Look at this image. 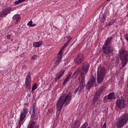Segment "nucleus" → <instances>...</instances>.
Masks as SVG:
<instances>
[{
    "mask_svg": "<svg viewBox=\"0 0 128 128\" xmlns=\"http://www.w3.org/2000/svg\"><path fill=\"white\" fill-rule=\"evenodd\" d=\"M72 100V93L69 92L66 96L63 94L61 96L56 104L57 112H62L64 104L68 106Z\"/></svg>",
    "mask_w": 128,
    "mask_h": 128,
    "instance_id": "nucleus-2",
    "label": "nucleus"
},
{
    "mask_svg": "<svg viewBox=\"0 0 128 128\" xmlns=\"http://www.w3.org/2000/svg\"><path fill=\"white\" fill-rule=\"evenodd\" d=\"M68 80L65 78L63 82V86H65V84H68Z\"/></svg>",
    "mask_w": 128,
    "mask_h": 128,
    "instance_id": "nucleus-28",
    "label": "nucleus"
},
{
    "mask_svg": "<svg viewBox=\"0 0 128 128\" xmlns=\"http://www.w3.org/2000/svg\"><path fill=\"white\" fill-rule=\"evenodd\" d=\"M36 58H38V56L36 55H34L32 57L31 60H36Z\"/></svg>",
    "mask_w": 128,
    "mask_h": 128,
    "instance_id": "nucleus-33",
    "label": "nucleus"
},
{
    "mask_svg": "<svg viewBox=\"0 0 128 128\" xmlns=\"http://www.w3.org/2000/svg\"><path fill=\"white\" fill-rule=\"evenodd\" d=\"M42 46V41H39L38 42H35L33 44L34 48H40Z\"/></svg>",
    "mask_w": 128,
    "mask_h": 128,
    "instance_id": "nucleus-18",
    "label": "nucleus"
},
{
    "mask_svg": "<svg viewBox=\"0 0 128 128\" xmlns=\"http://www.w3.org/2000/svg\"><path fill=\"white\" fill-rule=\"evenodd\" d=\"M31 118H32L34 120H38V114H36V104H32V114L31 115Z\"/></svg>",
    "mask_w": 128,
    "mask_h": 128,
    "instance_id": "nucleus-15",
    "label": "nucleus"
},
{
    "mask_svg": "<svg viewBox=\"0 0 128 128\" xmlns=\"http://www.w3.org/2000/svg\"><path fill=\"white\" fill-rule=\"evenodd\" d=\"M88 70H90V64H88V62H85L82 65L81 68H78L76 72L73 74V78H76V76L80 74L78 80L80 82V85L74 90V94H76L78 92L79 94H80L84 92L86 86V82H84L86 76H84L88 74Z\"/></svg>",
    "mask_w": 128,
    "mask_h": 128,
    "instance_id": "nucleus-1",
    "label": "nucleus"
},
{
    "mask_svg": "<svg viewBox=\"0 0 128 128\" xmlns=\"http://www.w3.org/2000/svg\"><path fill=\"white\" fill-rule=\"evenodd\" d=\"M66 72V69L62 70L60 72H58V74H56L55 80H58L60 78L61 76H62V74Z\"/></svg>",
    "mask_w": 128,
    "mask_h": 128,
    "instance_id": "nucleus-16",
    "label": "nucleus"
},
{
    "mask_svg": "<svg viewBox=\"0 0 128 128\" xmlns=\"http://www.w3.org/2000/svg\"><path fill=\"white\" fill-rule=\"evenodd\" d=\"M128 122V114H122L120 116L116 122V126L117 128H124Z\"/></svg>",
    "mask_w": 128,
    "mask_h": 128,
    "instance_id": "nucleus-4",
    "label": "nucleus"
},
{
    "mask_svg": "<svg viewBox=\"0 0 128 128\" xmlns=\"http://www.w3.org/2000/svg\"><path fill=\"white\" fill-rule=\"evenodd\" d=\"M12 20H16V24H18L20 20V16L18 14L14 15L12 17Z\"/></svg>",
    "mask_w": 128,
    "mask_h": 128,
    "instance_id": "nucleus-17",
    "label": "nucleus"
},
{
    "mask_svg": "<svg viewBox=\"0 0 128 128\" xmlns=\"http://www.w3.org/2000/svg\"><path fill=\"white\" fill-rule=\"evenodd\" d=\"M11 12H12V7H8L4 8L0 13V18H4V16L10 14Z\"/></svg>",
    "mask_w": 128,
    "mask_h": 128,
    "instance_id": "nucleus-11",
    "label": "nucleus"
},
{
    "mask_svg": "<svg viewBox=\"0 0 128 128\" xmlns=\"http://www.w3.org/2000/svg\"><path fill=\"white\" fill-rule=\"evenodd\" d=\"M102 128H106V124L104 123Z\"/></svg>",
    "mask_w": 128,
    "mask_h": 128,
    "instance_id": "nucleus-34",
    "label": "nucleus"
},
{
    "mask_svg": "<svg viewBox=\"0 0 128 128\" xmlns=\"http://www.w3.org/2000/svg\"><path fill=\"white\" fill-rule=\"evenodd\" d=\"M116 106L119 110H122L126 108V102L124 99H118L116 100Z\"/></svg>",
    "mask_w": 128,
    "mask_h": 128,
    "instance_id": "nucleus-10",
    "label": "nucleus"
},
{
    "mask_svg": "<svg viewBox=\"0 0 128 128\" xmlns=\"http://www.w3.org/2000/svg\"><path fill=\"white\" fill-rule=\"evenodd\" d=\"M24 85L26 88L30 90V88H32V76H30V72H29L26 76Z\"/></svg>",
    "mask_w": 128,
    "mask_h": 128,
    "instance_id": "nucleus-9",
    "label": "nucleus"
},
{
    "mask_svg": "<svg viewBox=\"0 0 128 128\" xmlns=\"http://www.w3.org/2000/svg\"><path fill=\"white\" fill-rule=\"evenodd\" d=\"M112 40V37H110L108 38L104 43L102 47V52L105 54H110L112 53L114 50L112 48L110 47V43Z\"/></svg>",
    "mask_w": 128,
    "mask_h": 128,
    "instance_id": "nucleus-3",
    "label": "nucleus"
},
{
    "mask_svg": "<svg viewBox=\"0 0 128 128\" xmlns=\"http://www.w3.org/2000/svg\"><path fill=\"white\" fill-rule=\"evenodd\" d=\"M70 76H72V74H68L65 78L66 80H70Z\"/></svg>",
    "mask_w": 128,
    "mask_h": 128,
    "instance_id": "nucleus-27",
    "label": "nucleus"
},
{
    "mask_svg": "<svg viewBox=\"0 0 128 128\" xmlns=\"http://www.w3.org/2000/svg\"><path fill=\"white\" fill-rule=\"evenodd\" d=\"M94 82H96V78H94V76H92L90 79L89 82L88 83V84H86V88L88 90H90V88L92 86H94Z\"/></svg>",
    "mask_w": 128,
    "mask_h": 128,
    "instance_id": "nucleus-14",
    "label": "nucleus"
},
{
    "mask_svg": "<svg viewBox=\"0 0 128 128\" xmlns=\"http://www.w3.org/2000/svg\"><path fill=\"white\" fill-rule=\"evenodd\" d=\"M102 17L101 18V23L104 24V20H106V14L102 15Z\"/></svg>",
    "mask_w": 128,
    "mask_h": 128,
    "instance_id": "nucleus-23",
    "label": "nucleus"
},
{
    "mask_svg": "<svg viewBox=\"0 0 128 128\" xmlns=\"http://www.w3.org/2000/svg\"><path fill=\"white\" fill-rule=\"evenodd\" d=\"M120 60L122 62V68H124L128 64V52L126 50H121L119 51Z\"/></svg>",
    "mask_w": 128,
    "mask_h": 128,
    "instance_id": "nucleus-5",
    "label": "nucleus"
},
{
    "mask_svg": "<svg viewBox=\"0 0 128 128\" xmlns=\"http://www.w3.org/2000/svg\"><path fill=\"white\" fill-rule=\"evenodd\" d=\"M98 74V84H102L104 81V74H106V69L104 68L100 67L98 68L97 72Z\"/></svg>",
    "mask_w": 128,
    "mask_h": 128,
    "instance_id": "nucleus-6",
    "label": "nucleus"
},
{
    "mask_svg": "<svg viewBox=\"0 0 128 128\" xmlns=\"http://www.w3.org/2000/svg\"><path fill=\"white\" fill-rule=\"evenodd\" d=\"M88 124L87 122H86L80 128H86V126H88Z\"/></svg>",
    "mask_w": 128,
    "mask_h": 128,
    "instance_id": "nucleus-25",
    "label": "nucleus"
},
{
    "mask_svg": "<svg viewBox=\"0 0 128 128\" xmlns=\"http://www.w3.org/2000/svg\"><path fill=\"white\" fill-rule=\"evenodd\" d=\"M84 56L82 54H78L77 56L74 58V62L76 64H80L84 61Z\"/></svg>",
    "mask_w": 128,
    "mask_h": 128,
    "instance_id": "nucleus-12",
    "label": "nucleus"
},
{
    "mask_svg": "<svg viewBox=\"0 0 128 128\" xmlns=\"http://www.w3.org/2000/svg\"><path fill=\"white\" fill-rule=\"evenodd\" d=\"M107 2H110V0H107Z\"/></svg>",
    "mask_w": 128,
    "mask_h": 128,
    "instance_id": "nucleus-38",
    "label": "nucleus"
},
{
    "mask_svg": "<svg viewBox=\"0 0 128 128\" xmlns=\"http://www.w3.org/2000/svg\"><path fill=\"white\" fill-rule=\"evenodd\" d=\"M28 26H32V20H30V22H29L28 23Z\"/></svg>",
    "mask_w": 128,
    "mask_h": 128,
    "instance_id": "nucleus-31",
    "label": "nucleus"
},
{
    "mask_svg": "<svg viewBox=\"0 0 128 128\" xmlns=\"http://www.w3.org/2000/svg\"><path fill=\"white\" fill-rule=\"evenodd\" d=\"M36 26V24H32V25H31V26Z\"/></svg>",
    "mask_w": 128,
    "mask_h": 128,
    "instance_id": "nucleus-36",
    "label": "nucleus"
},
{
    "mask_svg": "<svg viewBox=\"0 0 128 128\" xmlns=\"http://www.w3.org/2000/svg\"><path fill=\"white\" fill-rule=\"evenodd\" d=\"M64 54V52H60V51H59L58 54V56L55 60V65L54 66L55 68H56V66H58V64H60V62H62V54Z\"/></svg>",
    "mask_w": 128,
    "mask_h": 128,
    "instance_id": "nucleus-13",
    "label": "nucleus"
},
{
    "mask_svg": "<svg viewBox=\"0 0 128 128\" xmlns=\"http://www.w3.org/2000/svg\"><path fill=\"white\" fill-rule=\"evenodd\" d=\"M39 128L38 125H37V126H35L34 128Z\"/></svg>",
    "mask_w": 128,
    "mask_h": 128,
    "instance_id": "nucleus-37",
    "label": "nucleus"
},
{
    "mask_svg": "<svg viewBox=\"0 0 128 128\" xmlns=\"http://www.w3.org/2000/svg\"><path fill=\"white\" fill-rule=\"evenodd\" d=\"M28 109L26 108H23V110L22 112L20 113V120L18 121V126H19V128H20L22 126V124H24V118H26V116L28 114Z\"/></svg>",
    "mask_w": 128,
    "mask_h": 128,
    "instance_id": "nucleus-7",
    "label": "nucleus"
},
{
    "mask_svg": "<svg viewBox=\"0 0 128 128\" xmlns=\"http://www.w3.org/2000/svg\"><path fill=\"white\" fill-rule=\"evenodd\" d=\"M114 98H116L114 92H112L108 95L107 100H114Z\"/></svg>",
    "mask_w": 128,
    "mask_h": 128,
    "instance_id": "nucleus-19",
    "label": "nucleus"
},
{
    "mask_svg": "<svg viewBox=\"0 0 128 128\" xmlns=\"http://www.w3.org/2000/svg\"><path fill=\"white\" fill-rule=\"evenodd\" d=\"M72 38H71L70 36H68V40L67 42L70 43V40H72Z\"/></svg>",
    "mask_w": 128,
    "mask_h": 128,
    "instance_id": "nucleus-32",
    "label": "nucleus"
},
{
    "mask_svg": "<svg viewBox=\"0 0 128 128\" xmlns=\"http://www.w3.org/2000/svg\"><path fill=\"white\" fill-rule=\"evenodd\" d=\"M38 88V84L36 83H34L32 86V91L34 92V90H36Z\"/></svg>",
    "mask_w": 128,
    "mask_h": 128,
    "instance_id": "nucleus-22",
    "label": "nucleus"
},
{
    "mask_svg": "<svg viewBox=\"0 0 128 128\" xmlns=\"http://www.w3.org/2000/svg\"><path fill=\"white\" fill-rule=\"evenodd\" d=\"M114 24V20H112L110 22L108 23V26H112Z\"/></svg>",
    "mask_w": 128,
    "mask_h": 128,
    "instance_id": "nucleus-26",
    "label": "nucleus"
},
{
    "mask_svg": "<svg viewBox=\"0 0 128 128\" xmlns=\"http://www.w3.org/2000/svg\"><path fill=\"white\" fill-rule=\"evenodd\" d=\"M80 126V124L76 123L74 126V128H79Z\"/></svg>",
    "mask_w": 128,
    "mask_h": 128,
    "instance_id": "nucleus-29",
    "label": "nucleus"
},
{
    "mask_svg": "<svg viewBox=\"0 0 128 128\" xmlns=\"http://www.w3.org/2000/svg\"><path fill=\"white\" fill-rule=\"evenodd\" d=\"M35 126H36V122H34V121H31L30 122L28 128H34Z\"/></svg>",
    "mask_w": 128,
    "mask_h": 128,
    "instance_id": "nucleus-20",
    "label": "nucleus"
},
{
    "mask_svg": "<svg viewBox=\"0 0 128 128\" xmlns=\"http://www.w3.org/2000/svg\"><path fill=\"white\" fill-rule=\"evenodd\" d=\"M68 44H70L68 42H66V44H64V45L62 46V48H61V49L60 50V52H64V48H66Z\"/></svg>",
    "mask_w": 128,
    "mask_h": 128,
    "instance_id": "nucleus-21",
    "label": "nucleus"
},
{
    "mask_svg": "<svg viewBox=\"0 0 128 128\" xmlns=\"http://www.w3.org/2000/svg\"><path fill=\"white\" fill-rule=\"evenodd\" d=\"M26 0H18L17 1H16L14 4H20L22 2H26Z\"/></svg>",
    "mask_w": 128,
    "mask_h": 128,
    "instance_id": "nucleus-24",
    "label": "nucleus"
},
{
    "mask_svg": "<svg viewBox=\"0 0 128 128\" xmlns=\"http://www.w3.org/2000/svg\"><path fill=\"white\" fill-rule=\"evenodd\" d=\"M104 86L100 87L98 90L92 100V104H96V102H98L100 100V94L104 92Z\"/></svg>",
    "mask_w": 128,
    "mask_h": 128,
    "instance_id": "nucleus-8",
    "label": "nucleus"
},
{
    "mask_svg": "<svg viewBox=\"0 0 128 128\" xmlns=\"http://www.w3.org/2000/svg\"><path fill=\"white\" fill-rule=\"evenodd\" d=\"M48 114H52L54 112V109L52 108L48 109Z\"/></svg>",
    "mask_w": 128,
    "mask_h": 128,
    "instance_id": "nucleus-30",
    "label": "nucleus"
},
{
    "mask_svg": "<svg viewBox=\"0 0 128 128\" xmlns=\"http://www.w3.org/2000/svg\"><path fill=\"white\" fill-rule=\"evenodd\" d=\"M6 38H7V40H10V34H8L6 36Z\"/></svg>",
    "mask_w": 128,
    "mask_h": 128,
    "instance_id": "nucleus-35",
    "label": "nucleus"
},
{
    "mask_svg": "<svg viewBox=\"0 0 128 128\" xmlns=\"http://www.w3.org/2000/svg\"><path fill=\"white\" fill-rule=\"evenodd\" d=\"M12 42V39L11 40Z\"/></svg>",
    "mask_w": 128,
    "mask_h": 128,
    "instance_id": "nucleus-39",
    "label": "nucleus"
}]
</instances>
